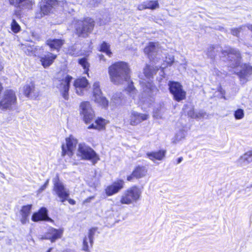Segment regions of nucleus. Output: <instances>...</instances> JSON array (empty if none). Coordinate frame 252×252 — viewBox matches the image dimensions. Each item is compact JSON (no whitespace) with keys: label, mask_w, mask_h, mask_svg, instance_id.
<instances>
[{"label":"nucleus","mask_w":252,"mask_h":252,"mask_svg":"<svg viewBox=\"0 0 252 252\" xmlns=\"http://www.w3.org/2000/svg\"><path fill=\"white\" fill-rule=\"evenodd\" d=\"M126 82L128 84V86L126 88L127 91L132 94H133L135 92V90L133 85V83L130 81V80L128 81V82Z\"/></svg>","instance_id":"ea45409f"},{"label":"nucleus","mask_w":252,"mask_h":252,"mask_svg":"<svg viewBox=\"0 0 252 252\" xmlns=\"http://www.w3.org/2000/svg\"><path fill=\"white\" fill-rule=\"evenodd\" d=\"M26 96L31 99H35L39 95V92L36 89L32 83L26 84L21 89Z\"/></svg>","instance_id":"f3484780"},{"label":"nucleus","mask_w":252,"mask_h":252,"mask_svg":"<svg viewBox=\"0 0 252 252\" xmlns=\"http://www.w3.org/2000/svg\"><path fill=\"white\" fill-rule=\"evenodd\" d=\"M196 112L193 108L190 109L188 112V115L191 118L195 119Z\"/></svg>","instance_id":"37998d69"},{"label":"nucleus","mask_w":252,"mask_h":252,"mask_svg":"<svg viewBox=\"0 0 252 252\" xmlns=\"http://www.w3.org/2000/svg\"><path fill=\"white\" fill-rule=\"evenodd\" d=\"M208 115L204 110H201L196 111L195 119H201L203 118H207Z\"/></svg>","instance_id":"58836bf2"},{"label":"nucleus","mask_w":252,"mask_h":252,"mask_svg":"<svg viewBox=\"0 0 252 252\" xmlns=\"http://www.w3.org/2000/svg\"><path fill=\"white\" fill-rule=\"evenodd\" d=\"M88 84V81L85 77L76 79L74 83L76 93L78 95H83L87 90Z\"/></svg>","instance_id":"aec40b11"},{"label":"nucleus","mask_w":252,"mask_h":252,"mask_svg":"<svg viewBox=\"0 0 252 252\" xmlns=\"http://www.w3.org/2000/svg\"><path fill=\"white\" fill-rule=\"evenodd\" d=\"M72 79V77L67 75L64 79L58 80V82L56 83L57 87L60 90L63 97L65 100L68 99V91L70 82Z\"/></svg>","instance_id":"2eb2a0df"},{"label":"nucleus","mask_w":252,"mask_h":252,"mask_svg":"<svg viewBox=\"0 0 252 252\" xmlns=\"http://www.w3.org/2000/svg\"><path fill=\"white\" fill-rule=\"evenodd\" d=\"M100 1L101 0H92L90 2V5L94 6H97Z\"/></svg>","instance_id":"49530a36"},{"label":"nucleus","mask_w":252,"mask_h":252,"mask_svg":"<svg viewBox=\"0 0 252 252\" xmlns=\"http://www.w3.org/2000/svg\"><path fill=\"white\" fill-rule=\"evenodd\" d=\"M46 44L52 50L59 51L64 44V40L61 39H49L46 41Z\"/></svg>","instance_id":"a878e982"},{"label":"nucleus","mask_w":252,"mask_h":252,"mask_svg":"<svg viewBox=\"0 0 252 252\" xmlns=\"http://www.w3.org/2000/svg\"><path fill=\"white\" fill-rule=\"evenodd\" d=\"M2 68H3L2 66L1 65V64H0V70H1Z\"/></svg>","instance_id":"13d9d810"},{"label":"nucleus","mask_w":252,"mask_h":252,"mask_svg":"<svg viewBox=\"0 0 252 252\" xmlns=\"http://www.w3.org/2000/svg\"><path fill=\"white\" fill-rule=\"evenodd\" d=\"M57 58V55L51 53L47 52L40 57V61L42 66L44 68H47L50 66L54 62V61Z\"/></svg>","instance_id":"5701e85b"},{"label":"nucleus","mask_w":252,"mask_h":252,"mask_svg":"<svg viewBox=\"0 0 252 252\" xmlns=\"http://www.w3.org/2000/svg\"><path fill=\"white\" fill-rule=\"evenodd\" d=\"M52 249V248H50V249L47 251V252H51V251Z\"/></svg>","instance_id":"bf43d9fd"},{"label":"nucleus","mask_w":252,"mask_h":252,"mask_svg":"<svg viewBox=\"0 0 252 252\" xmlns=\"http://www.w3.org/2000/svg\"><path fill=\"white\" fill-rule=\"evenodd\" d=\"M96 231V229L94 228H92L89 230L88 236L87 237L88 238L91 246L92 245V244L93 243L94 236V235L95 234Z\"/></svg>","instance_id":"72a5a7b5"},{"label":"nucleus","mask_w":252,"mask_h":252,"mask_svg":"<svg viewBox=\"0 0 252 252\" xmlns=\"http://www.w3.org/2000/svg\"><path fill=\"white\" fill-rule=\"evenodd\" d=\"M158 70V68L157 66L154 67L151 65H147L144 68V73L147 80L144 79H141L140 81V84L143 90V96L141 100L142 102H145L146 101H148L144 96L148 97V99H149V101H153V97L156 94L157 89L156 86L152 84L151 78L153 77L154 74H155Z\"/></svg>","instance_id":"7ed1b4c3"},{"label":"nucleus","mask_w":252,"mask_h":252,"mask_svg":"<svg viewBox=\"0 0 252 252\" xmlns=\"http://www.w3.org/2000/svg\"><path fill=\"white\" fill-rule=\"evenodd\" d=\"M11 26V30L14 32L17 33L20 31V27L15 19H13Z\"/></svg>","instance_id":"c9c22d12"},{"label":"nucleus","mask_w":252,"mask_h":252,"mask_svg":"<svg viewBox=\"0 0 252 252\" xmlns=\"http://www.w3.org/2000/svg\"><path fill=\"white\" fill-rule=\"evenodd\" d=\"M99 58H100V60H103L104 61V59H103V55H99Z\"/></svg>","instance_id":"6e6d98bb"},{"label":"nucleus","mask_w":252,"mask_h":252,"mask_svg":"<svg viewBox=\"0 0 252 252\" xmlns=\"http://www.w3.org/2000/svg\"><path fill=\"white\" fill-rule=\"evenodd\" d=\"M165 150H159L158 152H148L146 154L147 157L153 161L155 160H161L165 157Z\"/></svg>","instance_id":"bb28decb"},{"label":"nucleus","mask_w":252,"mask_h":252,"mask_svg":"<svg viewBox=\"0 0 252 252\" xmlns=\"http://www.w3.org/2000/svg\"><path fill=\"white\" fill-rule=\"evenodd\" d=\"M108 123V121L101 118H97L94 123L92 124L88 127V129H95L99 130L105 129V126Z\"/></svg>","instance_id":"393cba45"},{"label":"nucleus","mask_w":252,"mask_h":252,"mask_svg":"<svg viewBox=\"0 0 252 252\" xmlns=\"http://www.w3.org/2000/svg\"><path fill=\"white\" fill-rule=\"evenodd\" d=\"M244 116V110L242 109H238L235 111L234 117L237 120L242 119Z\"/></svg>","instance_id":"e433bc0d"},{"label":"nucleus","mask_w":252,"mask_h":252,"mask_svg":"<svg viewBox=\"0 0 252 252\" xmlns=\"http://www.w3.org/2000/svg\"><path fill=\"white\" fill-rule=\"evenodd\" d=\"M147 173V169L143 166H137L133 170L131 175L127 177L128 181L131 182L133 178L140 179L146 176Z\"/></svg>","instance_id":"6ab92c4d"},{"label":"nucleus","mask_w":252,"mask_h":252,"mask_svg":"<svg viewBox=\"0 0 252 252\" xmlns=\"http://www.w3.org/2000/svg\"><path fill=\"white\" fill-rule=\"evenodd\" d=\"M174 56L172 55H168L166 57V62L167 64L169 65H171L174 62Z\"/></svg>","instance_id":"79ce46f5"},{"label":"nucleus","mask_w":252,"mask_h":252,"mask_svg":"<svg viewBox=\"0 0 252 252\" xmlns=\"http://www.w3.org/2000/svg\"><path fill=\"white\" fill-rule=\"evenodd\" d=\"M22 215V218L21 219V221L23 224H25L28 223L29 221V217L28 216L26 215Z\"/></svg>","instance_id":"c03bdc74"},{"label":"nucleus","mask_w":252,"mask_h":252,"mask_svg":"<svg viewBox=\"0 0 252 252\" xmlns=\"http://www.w3.org/2000/svg\"><path fill=\"white\" fill-rule=\"evenodd\" d=\"M124 182L123 180H120L113 183L111 185L108 186L105 189V192L108 196L117 193L124 187Z\"/></svg>","instance_id":"412c9836"},{"label":"nucleus","mask_w":252,"mask_h":252,"mask_svg":"<svg viewBox=\"0 0 252 252\" xmlns=\"http://www.w3.org/2000/svg\"><path fill=\"white\" fill-rule=\"evenodd\" d=\"M182 160H183V158H182V157L179 158L177 160V163L178 164L180 163V162H182Z\"/></svg>","instance_id":"603ef678"},{"label":"nucleus","mask_w":252,"mask_h":252,"mask_svg":"<svg viewBox=\"0 0 252 252\" xmlns=\"http://www.w3.org/2000/svg\"><path fill=\"white\" fill-rule=\"evenodd\" d=\"M186 135V131L185 129H180L179 131H178L176 134L174 142L176 143L184 139L185 138Z\"/></svg>","instance_id":"c85d7f7f"},{"label":"nucleus","mask_w":252,"mask_h":252,"mask_svg":"<svg viewBox=\"0 0 252 252\" xmlns=\"http://www.w3.org/2000/svg\"><path fill=\"white\" fill-rule=\"evenodd\" d=\"M93 96L94 101L103 107L108 106V101L102 95L99 84L97 82L93 84Z\"/></svg>","instance_id":"4468645a"},{"label":"nucleus","mask_w":252,"mask_h":252,"mask_svg":"<svg viewBox=\"0 0 252 252\" xmlns=\"http://www.w3.org/2000/svg\"><path fill=\"white\" fill-rule=\"evenodd\" d=\"M160 68H162V69H163V68H164V66H160Z\"/></svg>","instance_id":"052dcab7"},{"label":"nucleus","mask_w":252,"mask_h":252,"mask_svg":"<svg viewBox=\"0 0 252 252\" xmlns=\"http://www.w3.org/2000/svg\"><path fill=\"white\" fill-rule=\"evenodd\" d=\"M48 183H49V180H47L44 185L47 187L48 185Z\"/></svg>","instance_id":"864d4df0"},{"label":"nucleus","mask_w":252,"mask_h":252,"mask_svg":"<svg viewBox=\"0 0 252 252\" xmlns=\"http://www.w3.org/2000/svg\"><path fill=\"white\" fill-rule=\"evenodd\" d=\"M31 208L32 205L23 206L21 211V215L29 216L31 214Z\"/></svg>","instance_id":"473e14b6"},{"label":"nucleus","mask_w":252,"mask_h":252,"mask_svg":"<svg viewBox=\"0 0 252 252\" xmlns=\"http://www.w3.org/2000/svg\"><path fill=\"white\" fill-rule=\"evenodd\" d=\"M222 54L227 55L230 61L231 68H235L240 66L239 71L236 72L239 77L241 82L243 84L246 83L249 80V78L252 75V66L249 64L245 63L241 64V55L239 51L235 49L228 48L223 51Z\"/></svg>","instance_id":"f257e3e1"},{"label":"nucleus","mask_w":252,"mask_h":252,"mask_svg":"<svg viewBox=\"0 0 252 252\" xmlns=\"http://www.w3.org/2000/svg\"><path fill=\"white\" fill-rule=\"evenodd\" d=\"M33 221L47 220H50L47 215V210L45 208H41L38 212L34 213L32 218Z\"/></svg>","instance_id":"b1692460"},{"label":"nucleus","mask_w":252,"mask_h":252,"mask_svg":"<svg viewBox=\"0 0 252 252\" xmlns=\"http://www.w3.org/2000/svg\"><path fill=\"white\" fill-rule=\"evenodd\" d=\"M90 243L88 238L85 237L83 240V250L85 251H88L89 250V246L88 243Z\"/></svg>","instance_id":"a19ab883"},{"label":"nucleus","mask_w":252,"mask_h":252,"mask_svg":"<svg viewBox=\"0 0 252 252\" xmlns=\"http://www.w3.org/2000/svg\"><path fill=\"white\" fill-rule=\"evenodd\" d=\"M146 8L148 9H155L158 7V1H150L146 2Z\"/></svg>","instance_id":"f704fd0d"},{"label":"nucleus","mask_w":252,"mask_h":252,"mask_svg":"<svg viewBox=\"0 0 252 252\" xmlns=\"http://www.w3.org/2000/svg\"><path fill=\"white\" fill-rule=\"evenodd\" d=\"M63 252H74L73 251H65Z\"/></svg>","instance_id":"4d7b16f0"},{"label":"nucleus","mask_w":252,"mask_h":252,"mask_svg":"<svg viewBox=\"0 0 252 252\" xmlns=\"http://www.w3.org/2000/svg\"><path fill=\"white\" fill-rule=\"evenodd\" d=\"M100 51L104 53H105L106 54L109 56H110L112 53L110 50V45L106 43L105 42H103V43L100 45Z\"/></svg>","instance_id":"7c9ffc66"},{"label":"nucleus","mask_w":252,"mask_h":252,"mask_svg":"<svg viewBox=\"0 0 252 252\" xmlns=\"http://www.w3.org/2000/svg\"><path fill=\"white\" fill-rule=\"evenodd\" d=\"M18 103L15 93L12 90H6L0 99V109L13 111L17 109Z\"/></svg>","instance_id":"20e7f679"},{"label":"nucleus","mask_w":252,"mask_h":252,"mask_svg":"<svg viewBox=\"0 0 252 252\" xmlns=\"http://www.w3.org/2000/svg\"><path fill=\"white\" fill-rule=\"evenodd\" d=\"M108 74L111 82L116 85L128 82L130 79V69L128 64L124 62H118L108 68Z\"/></svg>","instance_id":"f03ea898"},{"label":"nucleus","mask_w":252,"mask_h":252,"mask_svg":"<svg viewBox=\"0 0 252 252\" xmlns=\"http://www.w3.org/2000/svg\"><path fill=\"white\" fill-rule=\"evenodd\" d=\"M9 2L21 9H30L34 3L33 0H9Z\"/></svg>","instance_id":"4be33fe9"},{"label":"nucleus","mask_w":252,"mask_h":252,"mask_svg":"<svg viewBox=\"0 0 252 252\" xmlns=\"http://www.w3.org/2000/svg\"><path fill=\"white\" fill-rule=\"evenodd\" d=\"M77 143V139L72 135L66 138L65 143L63 144L62 146V156L63 157L68 156L70 158L74 154Z\"/></svg>","instance_id":"9b49d317"},{"label":"nucleus","mask_w":252,"mask_h":252,"mask_svg":"<svg viewBox=\"0 0 252 252\" xmlns=\"http://www.w3.org/2000/svg\"><path fill=\"white\" fill-rule=\"evenodd\" d=\"M242 28L233 29L231 30V33L234 35L238 36Z\"/></svg>","instance_id":"a18cd8bd"},{"label":"nucleus","mask_w":252,"mask_h":252,"mask_svg":"<svg viewBox=\"0 0 252 252\" xmlns=\"http://www.w3.org/2000/svg\"><path fill=\"white\" fill-rule=\"evenodd\" d=\"M47 187L43 185L42 186L40 187V188L38 190V192L40 193L42 192Z\"/></svg>","instance_id":"8fccbe9b"},{"label":"nucleus","mask_w":252,"mask_h":252,"mask_svg":"<svg viewBox=\"0 0 252 252\" xmlns=\"http://www.w3.org/2000/svg\"><path fill=\"white\" fill-rule=\"evenodd\" d=\"M215 47L214 46H210L207 51V55L208 57L213 59L216 55V51H215Z\"/></svg>","instance_id":"4c0bfd02"},{"label":"nucleus","mask_w":252,"mask_h":252,"mask_svg":"<svg viewBox=\"0 0 252 252\" xmlns=\"http://www.w3.org/2000/svg\"><path fill=\"white\" fill-rule=\"evenodd\" d=\"M76 155L82 159L91 161L93 164H95L99 160V157L95 151L84 143L78 145Z\"/></svg>","instance_id":"423d86ee"},{"label":"nucleus","mask_w":252,"mask_h":252,"mask_svg":"<svg viewBox=\"0 0 252 252\" xmlns=\"http://www.w3.org/2000/svg\"><path fill=\"white\" fill-rule=\"evenodd\" d=\"M53 182V191L55 194L59 197L60 201L63 203L69 196V190L59 179H54Z\"/></svg>","instance_id":"1a4fd4ad"},{"label":"nucleus","mask_w":252,"mask_h":252,"mask_svg":"<svg viewBox=\"0 0 252 252\" xmlns=\"http://www.w3.org/2000/svg\"><path fill=\"white\" fill-rule=\"evenodd\" d=\"M21 48L29 56L35 55V48L33 45H32L29 43L22 44L21 45Z\"/></svg>","instance_id":"cd10ccee"},{"label":"nucleus","mask_w":252,"mask_h":252,"mask_svg":"<svg viewBox=\"0 0 252 252\" xmlns=\"http://www.w3.org/2000/svg\"><path fill=\"white\" fill-rule=\"evenodd\" d=\"M94 25V21L91 18H87L78 21L76 28V33L79 36L86 37L92 32Z\"/></svg>","instance_id":"0eeeda50"},{"label":"nucleus","mask_w":252,"mask_h":252,"mask_svg":"<svg viewBox=\"0 0 252 252\" xmlns=\"http://www.w3.org/2000/svg\"><path fill=\"white\" fill-rule=\"evenodd\" d=\"M169 89L173 95L174 99L177 101H180L186 98V92L184 90L183 86L178 82L169 81Z\"/></svg>","instance_id":"6e6552de"},{"label":"nucleus","mask_w":252,"mask_h":252,"mask_svg":"<svg viewBox=\"0 0 252 252\" xmlns=\"http://www.w3.org/2000/svg\"><path fill=\"white\" fill-rule=\"evenodd\" d=\"M57 3L56 0H42L40 5V11L36 12L35 17L39 19L47 15Z\"/></svg>","instance_id":"ddd939ff"},{"label":"nucleus","mask_w":252,"mask_h":252,"mask_svg":"<svg viewBox=\"0 0 252 252\" xmlns=\"http://www.w3.org/2000/svg\"><path fill=\"white\" fill-rule=\"evenodd\" d=\"M80 115L86 124L90 123L94 117V113L88 101L82 102L80 105Z\"/></svg>","instance_id":"f8f14e48"},{"label":"nucleus","mask_w":252,"mask_h":252,"mask_svg":"<svg viewBox=\"0 0 252 252\" xmlns=\"http://www.w3.org/2000/svg\"><path fill=\"white\" fill-rule=\"evenodd\" d=\"M142 192V189L138 186H132L123 192L120 201L121 204L126 205L137 202L140 199Z\"/></svg>","instance_id":"39448f33"},{"label":"nucleus","mask_w":252,"mask_h":252,"mask_svg":"<svg viewBox=\"0 0 252 252\" xmlns=\"http://www.w3.org/2000/svg\"><path fill=\"white\" fill-rule=\"evenodd\" d=\"M240 159L248 163L252 162V151L245 153L240 158Z\"/></svg>","instance_id":"2f4dec72"},{"label":"nucleus","mask_w":252,"mask_h":252,"mask_svg":"<svg viewBox=\"0 0 252 252\" xmlns=\"http://www.w3.org/2000/svg\"><path fill=\"white\" fill-rule=\"evenodd\" d=\"M144 52L150 60L158 61L160 59L161 48L158 42H150L144 48Z\"/></svg>","instance_id":"9d476101"},{"label":"nucleus","mask_w":252,"mask_h":252,"mask_svg":"<svg viewBox=\"0 0 252 252\" xmlns=\"http://www.w3.org/2000/svg\"><path fill=\"white\" fill-rule=\"evenodd\" d=\"M248 29L252 32V25L248 26Z\"/></svg>","instance_id":"5fc2aeb1"},{"label":"nucleus","mask_w":252,"mask_h":252,"mask_svg":"<svg viewBox=\"0 0 252 252\" xmlns=\"http://www.w3.org/2000/svg\"><path fill=\"white\" fill-rule=\"evenodd\" d=\"M79 63L83 67L84 69V73L88 74L89 64L87 62V59L85 58L79 59L78 61Z\"/></svg>","instance_id":"c756f323"},{"label":"nucleus","mask_w":252,"mask_h":252,"mask_svg":"<svg viewBox=\"0 0 252 252\" xmlns=\"http://www.w3.org/2000/svg\"><path fill=\"white\" fill-rule=\"evenodd\" d=\"M94 196H91V197H90L88 198H87L86 199H85V200L84 201V203H88V202H90V201L94 199Z\"/></svg>","instance_id":"3c124183"},{"label":"nucleus","mask_w":252,"mask_h":252,"mask_svg":"<svg viewBox=\"0 0 252 252\" xmlns=\"http://www.w3.org/2000/svg\"><path fill=\"white\" fill-rule=\"evenodd\" d=\"M66 200H68V202L69 204H71V205H74L76 203V202L74 200L72 199H68Z\"/></svg>","instance_id":"09e8293b"},{"label":"nucleus","mask_w":252,"mask_h":252,"mask_svg":"<svg viewBox=\"0 0 252 252\" xmlns=\"http://www.w3.org/2000/svg\"><path fill=\"white\" fill-rule=\"evenodd\" d=\"M147 9L146 3H143L138 6V9L139 10H142Z\"/></svg>","instance_id":"de8ad7c7"},{"label":"nucleus","mask_w":252,"mask_h":252,"mask_svg":"<svg viewBox=\"0 0 252 252\" xmlns=\"http://www.w3.org/2000/svg\"><path fill=\"white\" fill-rule=\"evenodd\" d=\"M148 115L146 114H141L135 111H131L127 119V122L131 126H136L142 121L148 119Z\"/></svg>","instance_id":"dca6fc26"},{"label":"nucleus","mask_w":252,"mask_h":252,"mask_svg":"<svg viewBox=\"0 0 252 252\" xmlns=\"http://www.w3.org/2000/svg\"><path fill=\"white\" fill-rule=\"evenodd\" d=\"M63 233V229H57L54 228H49L42 239H48L51 242H54L57 239L62 237Z\"/></svg>","instance_id":"a211bd4d"},{"label":"nucleus","mask_w":252,"mask_h":252,"mask_svg":"<svg viewBox=\"0 0 252 252\" xmlns=\"http://www.w3.org/2000/svg\"><path fill=\"white\" fill-rule=\"evenodd\" d=\"M113 99H115L114 96H113Z\"/></svg>","instance_id":"680f3d73"}]
</instances>
